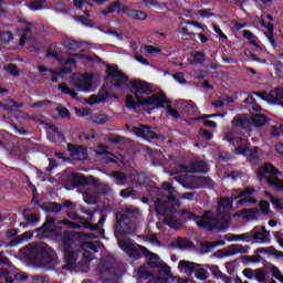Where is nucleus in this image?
Segmentation results:
<instances>
[{"mask_svg":"<svg viewBox=\"0 0 283 283\" xmlns=\"http://www.w3.org/2000/svg\"><path fill=\"white\" fill-rule=\"evenodd\" d=\"M243 275H244V277H248V280H253V277L255 275V271H253L252 269H244Z\"/></svg>","mask_w":283,"mask_h":283,"instance_id":"obj_60","label":"nucleus"},{"mask_svg":"<svg viewBox=\"0 0 283 283\" xmlns=\"http://www.w3.org/2000/svg\"><path fill=\"white\" fill-rule=\"evenodd\" d=\"M223 140L234 147L232 151L237 156H247L249 160L258 158V147H254L253 149L249 148V139L235 137V133L228 130Z\"/></svg>","mask_w":283,"mask_h":283,"instance_id":"obj_6","label":"nucleus"},{"mask_svg":"<svg viewBox=\"0 0 283 283\" xmlns=\"http://www.w3.org/2000/svg\"><path fill=\"white\" fill-rule=\"evenodd\" d=\"M72 84L80 92H92V85H94L93 76L90 73L74 74L72 77Z\"/></svg>","mask_w":283,"mask_h":283,"instance_id":"obj_12","label":"nucleus"},{"mask_svg":"<svg viewBox=\"0 0 283 283\" xmlns=\"http://www.w3.org/2000/svg\"><path fill=\"white\" fill-rule=\"evenodd\" d=\"M229 254L231 255H237V253H245L244 247L238 245V244H232L228 248Z\"/></svg>","mask_w":283,"mask_h":283,"instance_id":"obj_40","label":"nucleus"},{"mask_svg":"<svg viewBox=\"0 0 283 283\" xmlns=\"http://www.w3.org/2000/svg\"><path fill=\"white\" fill-rule=\"evenodd\" d=\"M128 17H130V19H135L136 21H145V19H147V13L140 10H130L128 12Z\"/></svg>","mask_w":283,"mask_h":283,"instance_id":"obj_30","label":"nucleus"},{"mask_svg":"<svg viewBox=\"0 0 283 283\" xmlns=\"http://www.w3.org/2000/svg\"><path fill=\"white\" fill-rule=\"evenodd\" d=\"M32 238H33L32 232L27 231V232L20 234V235L17 238V240H18V242H25V240H32Z\"/></svg>","mask_w":283,"mask_h":283,"instance_id":"obj_54","label":"nucleus"},{"mask_svg":"<svg viewBox=\"0 0 283 283\" xmlns=\"http://www.w3.org/2000/svg\"><path fill=\"white\" fill-rule=\"evenodd\" d=\"M181 171H190L191 174H200L207 171V164L205 161H197L190 165L189 168L181 166Z\"/></svg>","mask_w":283,"mask_h":283,"instance_id":"obj_19","label":"nucleus"},{"mask_svg":"<svg viewBox=\"0 0 283 283\" xmlns=\"http://www.w3.org/2000/svg\"><path fill=\"white\" fill-rule=\"evenodd\" d=\"M251 240H260L261 242H266V235H264L262 232H255L251 231Z\"/></svg>","mask_w":283,"mask_h":283,"instance_id":"obj_49","label":"nucleus"},{"mask_svg":"<svg viewBox=\"0 0 283 283\" xmlns=\"http://www.w3.org/2000/svg\"><path fill=\"white\" fill-rule=\"evenodd\" d=\"M232 123L239 127H244L249 123V118L244 115H239L233 118Z\"/></svg>","mask_w":283,"mask_h":283,"instance_id":"obj_38","label":"nucleus"},{"mask_svg":"<svg viewBox=\"0 0 283 283\" xmlns=\"http://www.w3.org/2000/svg\"><path fill=\"white\" fill-rule=\"evenodd\" d=\"M21 253L27 260L34 262L39 266H44V269L52 266L54 260H56L54 250L46 243H32L22 249Z\"/></svg>","mask_w":283,"mask_h":283,"instance_id":"obj_3","label":"nucleus"},{"mask_svg":"<svg viewBox=\"0 0 283 283\" xmlns=\"http://www.w3.org/2000/svg\"><path fill=\"white\" fill-rule=\"evenodd\" d=\"M132 132L133 134L137 135L139 138H146V140L160 138V136L156 134L151 129V126L149 125L139 124V126H134L132 128Z\"/></svg>","mask_w":283,"mask_h":283,"instance_id":"obj_13","label":"nucleus"},{"mask_svg":"<svg viewBox=\"0 0 283 283\" xmlns=\"http://www.w3.org/2000/svg\"><path fill=\"white\" fill-rule=\"evenodd\" d=\"M44 3H45V0H34V1H31L30 8L31 10H34V11L41 10Z\"/></svg>","mask_w":283,"mask_h":283,"instance_id":"obj_52","label":"nucleus"},{"mask_svg":"<svg viewBox=\"0 0 283 283\" xmlns=\"http://www.w3.org/2000/svg\"><path fill=\"white\" fill-rule=\"evenodd\" d=\"M193 271H195V276L198 280L205 281V280H207L209 277V275L207 274V270H205L200 265H196Z\"/></svg>","mask_w":283,"mask_h":283,"instance_id":"obj_32","label":"nucleus"},{"mask_svg":"<svg viewBox=\"0 0 283 283\" xmlns=\"http://www.w3.org/2000/svg\"><path fill=\"white\" fill-rule=\"evenodd\" d=\"M231 209H233V199L222 198L218 202L217 214H213L211 211H205L203 216L198 217L190 209L181 210L180 214L188 218V220H198L197 226L200 229H209L211 231L219 229L222 222H227V216H229Z\"/></svg>","mask_w":283,"mask_h":283,"instance_id":"obj_2","label":"nucleus"},{"mask_svg":"<svg viewBox=\"0 0 283 283\" xmlns=\"http://www.w3.org/2000/svg\"><path fill=\"white\" fill-rule=\"evenodd\" d=\"M150 266L156 269L157 280H167V277H169V273H171V269L165 263L157 265L156 263L150 262Z\"/></svg>","mask_w":283,"mask_h":283,"instance_id":"obj_17","label":"nucleus"},{"mask_svg":"<svg viewBox=\"0 0 283 283\" xmlns=\"http://www.w3.org/2000/svg\"><path fill=\"white\" fill-rule=\"evenodd\" d=\"M261 25H263V28H266L268 32H265V36L270 41L271 45L275 48V40L273 39V23H269L266 25L264 21H261Z\"/></svg>","mask_w":283,"mask_h":283,"instance_id":"obj_28","label":"nucleus"},{"mask_svg":"<svg viewBox=\"0 0 283 283\" xmlns=\"http://www.w3.org/2000/svg\"><path fill=\"white\" fill-rule=\"evenodd\" d=\"M198 185L200 187H207V185H210L209 178L207 177H198Z\"/></svg>","mask_w":283,"mask_h":283,"instance_id":"obj_61","label":"nucleus"},{"mask_svg":"<svg viewBox=\"0 0 283 283\" xmlns=\"http://www.w3.org/2000/svg\"><path fill=\"white\" fill-rule=\"evenodd\" d=\"M62 248L64 251V258L66 261V264L63 265V269H76V266L81 265H87L92 260H94V256H92V252L84 251L82 262H76L78 260V251L74 250V237L72 234H66L62 239Z\"/></svg>","mask_w":283,"mask_h":283,"instance_id":"obj_4","label":"nucleus"},{"mask_svg":"<svg viewBox=\"0 0 283 283\" xmlns=\"http://www.w3.org/2000/svg\"><path fill=\"white\" fill-rule=\"evenodd\" d=\"M216 256L217 258H228V256H231V254H229V248L228 249H223V250H218L216 252Z\"/></svg>","mask_w":283,"mask_h":283,"instance_id":"obj_59","label":"nucleus"},{"mask_svg":"<svg viewBox=\"0 0 283 283\" xmlns=\"http://www.w3.org/2000/svg\"><path fill=\"white\" fill-rule=\"evenodd\" d=\"M187 189H199L198 176H188L184 182Z\"/></svg>","mask_w":283,"mask_h":283,"instance_id":"obj_24","label":"nucleus"},{"mask_svg":"<svg viewBox=\"0 0 283 283\" xmlns=\"http://www.w3.org/2000/svg\"><path fill=\"white\" fill-rule=\"evenodd\" d=\"M167 103H164V106L161 107H165V105H167V112L169 114V116H172V118H180V114L178 113V109L171 107V105H169V99H167ZM157 107H160V106H157Z\"/></svg>","mask_w":283,"mask_h":283,"instance_id":"obj_42","label":"nucleus"},{"mask_svg":"<svg viewBox=\"0 0 283 283\" xmlns=\"http://www.w3.org/2000/svg\"><path fill=\"white\" fill-rule=\"evenodd\" d=\"M206 269H209V271L211 272L213 277H216V280H222V277H224V273H222V271H220V268H218V265L207 264Z\"/></svg>","mask_w":283,"mask_h":283,"instance_id":"obj_31","label":"nucleus"},{"mask_svg":"<svg viewBox=\"0 0 283 283\" xmlns=\"http://www.w3.org/2000/svg\"><path fill=\"white\" fill-rule=\"evenodd\" d=\"M165 103H167V96L165 93L154 94L147 98H143L139 95H127L126 96V107L128 109H136L137 107L145 105H154L155 107H165Z\"/></svg>","mask_w":283,"mask_h":283,"instance_id":"obj_7","label":"nucleus"},{"mask_svg":"<svg viewBox=\"0 0 283 283\" xmlns=\"http://www.w3.org/2000/svg\"><path fill=\"white\" fill-rule=\"evenodd\" d=\"M259 207L263 213H269V203L268 201H261Z\"/></svg>","mask_w":283,"mask_h":283,"instance_id":"obj_64","label":"nucleus"},{"mask_svg":"<svg viewBox=\"0 0 283 283\" xmlns=\"http://www.w3.org/2000/svg\"><path fill=\"white\" fill-rule=\"evenodd\" d=\"M120 7V1H115L112 4H109L105 10L101 11V14L104 17H107V14H112L113 12H116V10Z\"/></svg>","mask_w":283,"mask_h":283,"instance_id":"obj_35","label":"nucleus"},{"mask_svg":"<svg viewBox=\"0 0 283 283\" xmlns=\"http://www.w3.org/2000/svg\"><path fill=\"white\" fill-rule=\"evenodd\" d=\"M111 177L114 178V182L119 185L120 187H125L127 185V175L120 171H114L111 174Z\"/></svg>","mask_w":283,"mask_h":283,"instance_id":"obj_22","label":"nucleus"},{"mask_svg":"<svg viewBox=\"0 0 283 283\" xmlns=\"http://www.w3.org/2000/svg\"><path fill=\"white\" fill-rule=\"evenodd\" d=\"M254 277L260 283H265L266 282V273H264L263 270H260V269L254 270Z\"/></svg>","mask_w":283,"mask_h":283,"instance_id":"obj_46","label":"nucleus"},{"mask_svg":"<svg viewBox=\"0 0 283 283\" xmlns=\"http://www.w3.org/2000/svg\"><path fill=\"white\" fill-rule=\"evenodd\" d=\"M261 212L260 209L258 208H252V209H243L241 211H238L234 214V218H245V220H255L260 218Z\"/></svg>","mask_w":283,"mask_h":283,"instance_id":"obj_16","label":"nucleus"},{"mask_svg":"<svg viewBox=\"0 0 283 283\" xmlns=\"http://www.w3.org/2000/svg\"><path fill=\"white\" fill-rule=\"evenodd\" d=\"M91 123H94L95 125H105L109 120V116L105 114H95L90 117Z\"/></svg>","mask_w":283,"mask_h":283,"instance_id":"obj_25","label":"nucleus"},{"mask_svg":"<svg viewBox=\"0 0 283 283\" xmlns=\"http://www.w3.org/2000/svg\"><path fill=\"white\" fill-rule=\"evenodd\" d=\"M272 275H273V277H275V280L283 283V274H282V271H280V268L273 265L272 266Z\"/></svg>","mask_w":283,"mask_h":283,"instance_id":"obj_48","label":"nucleus"},{"mask_svg":"<svg viewBox=\"0 0 283 283\" xmlns=\"http://www.w3.org/2000/svg\"><path fill=\"white\" fill-rule=\"evenodd\" d=\"M42 209L51 213H59L63 209V206L56 202H46L42 206Z\"/></svg>","mask_w":283,"mask_h":283,"instance_id":"obj_23","label":"nucleus"},{"mask_svg":"<svg viewBox=\"0 0 283 283\" xmlns=\"http://www.w3.org/2000/svg\"><path fill=\"white\" fill-rule=\"evenodd\" d=\"M98 247H101V242L93 241V242H84L82 243V249H90L91 251H98Z\"/></svg>","mask_w":283,"mask_h":283,"instance_id":"obj_44","label":"nucleus"},{"mask_svg":"<svg viewBox=\"0 0 283 283\" xmlns=\"http://www.w3.org/2000/svg\"><path fill=\"white\" fill-rule=\"evenodd\" d=\"M191 56H195V60H189L188 63H190V65H196V63L202 65V63H205V53L197 51L195 53H191Z\"/></svg>","mask_w":283,"mask_h":283,"instance_id":"obj_34","label":"nucleus"},{"mask_svg":"<svg viewBox=\"0 0 283 283\" xmlns=\"http://www.w3.org/2000/svg\"><path fill=\"white\" fill-rule=\"evenodd\" d=\"M255 193V188L248 186L244 190H242L235 198L234 200H238V198H244V196H251Z\"/></svg>","mask_w":283,"mask_h":283,"instance_id":"obj_47","label":"nucleus"},{"mask_svg":"<svg viewBox=\"0 0 283 283\" xmlns=\"http://www.w3.org/2000/svg\"><path fill=\"white\" fill-rule=\"evenodd\" d=\"M107 76L111 80L112 85L117 87V90H125V87L129 85V77L120 73L116 66L107 65Z\"/></svg>","mask_w":283,"mask_h":283,"instance_id":"obj_10","label":"nucleus"},{"mask_svg":"<svg viewBox=\"0 0 283 283\" xmlns=\"http://www.w3.org/2000/svg\"><path fill=\"white\" fill-rule=\"evenodd\" d=\"M1 43H10L12 41V32H4L0 34Z\"/></svg>","mask_w":283,"mask_h":283,"instance_id":"obj_55","label":"nucleus"},{"mask_svg":"<svg viewBox=\"0 0 283 283\" xmlns=\"http://www.w3.org/2000/svg\"><path fill=\"white\" fill-rule=\"evenodd\" d=\"M10 273V271L6 270V269H0V283H12L14 282V280H12L11 277H8V274Z\"/></svg>","mask_w":283,"mask_h":283,"instance_id":"obj_45","label":"nucleus"},{"mask_svg":"<svg viewBox=\"0 0 283 283\" xmlns=\"http://www.w3.org/2000/svg\"><path fill=\"white\" fill-rule=\"evenodd\" d=\"M75 112L76 116L81 118L83 116H90V114H92V108H77Z\"/></svg>","mask_w":283,"mask_h":283,"instance_id":"obj_56","label":"nucleus"},{"mask_svg":"<svg viewBox=\"0 0 283 283\" xmlns=\"http://www.w3.org/2000/svg\"><path fill=\"white\" fill-rule=\"evenodd\" d=\"M171 202L165 196L157 199L155 203V211L159 216H164L165 224L170 227L171 229H180L182 223L179 221L178 217L174 213H180L176 210L174 206H169Z\"/></svg>","mask_w":283,"mask_h":283,"instance_id":"obj_5","label":"nucleus"},{"mask_svg":"<svg viewBox=\"0 0 283 283\" xmlns=\"http://www.w3.org/2000/svg\"><path fill=\"white\" fill-rule=\"evenodd\" d=\"M277 169L272 164H265L262 166L258 171V178H268V185L273 187L274 189L282 190L283 189V181L277 178Z\"/></svg>","mask_w":283,"mask_h":283,"instance_id":"obj_9","label":"nucleus"},{"mask_svg":"<svg viewBox=\"0 0 283 283\" xmlns=\"http://www.w3.org/2000/svg\"><path fill=\"white\" fill-rule=\"evenodd\" d=\"M132 87L137 96L138 94H151V86L147 82L134 81Z\"/></svg>","mask_w":283,"mask_h":283,"instance_id":"obj_18","label":"nucleus"},{"mask_svg":"<svg viewBox=\"0 0 283 283\" xmlns=\"http://www.w3.org/2000/svg\"><path fill=\"white\" fill-rule=\"evenodd\" d=\"M265 196L268 198H270V202H272V205H274V207H276V209H283V198L282 199H277L275 197H273V195H271V192H265Z\"/></svg>","mask_w":283,"mask_h":283,"instance_id":"obj_37","label":"nucleus"},{"mask_svg":"<svg viewBox=\"0 0 283 283\" xmlns=\"http://www.w3.org/2000/svg\"><path fill=\"white\" fill-rule=\"evenodd\" d=\"M176 245L179 249H189L190 247H193V243L186 238H177Z\"/></svg>","mask_w":283,"mask_h":283,"instance_id":"obj_36","label":"nucleus"},{"mask_svg":"<svg viewBox=\"0 0 283 283\" xmlns=\"http://www.w3.org/2000/svg\"><path fill=\"white\" fill-rule=\"evenodd\" d=\"M161 189L165 193L164 198L168 199V202H175L176 200H193L196 192H185L182 196L176 191V188L169 182H164Z\"/></svg>","mask_w":283,"mask_h":283,"instance_id":"obj_11","label":"nucleus"},{"mask_svg":"<svg viewBox=\"0 0 283 283\" xmlns=\"http://www.w3.org/2000/svg\"><path fill=\"white\" fill-rule=\"evenodd\" d=\"M270 98L273 103H282L283 101V88H276L271 91Z\"/></svg>","mask_w":283,"mask_h":283,"instance_id":"obj_29","label":"nucleus"},{"mask_svg":"<svg viewBox=\"0 0 283 283\" xmlns=\"http://www.w3.org/2000/svg\"><path fill=\"white\" fill-rule=\"evenodd\" d=\"M252 123H253L254 127H264V125H266V123H269V118H266V116H264L262 114H256V115L252 116Z\"/></svg>","mask_w":283,"mask_h":283,"instance_id":"obj_26","label":"nucleus"},{"mask_svg":"<svg viewBox=\"0 0 283 283\" xmlns=\"http://www.w3.org/2000/svg\"><path fill=\"white\" fill-rule=\"evenodd\" d=\"M178 269L184 271V273H188V275H191V273H193L196 269V263L184 260L179 262Z\"/></svg>","mask_w":283,"mask_h":283,"instance_id":"obj_21","label":"nucleus"},{"mask_svg":"<svg viewBox=\"0 0 283 283\" xmlns=\"http://www.w3.org/2000/svg\"><path fill=\"white\" fill-rule=\"evenodd\" d=\"M107 97L103 94H98V95H91L88 97V99H86V103L88 105H98V103H103V101H105Z\"/></svg>","mask_w":283,"mask_h":283,"instance_id":"obj_33","label":"nucleus"},{"mask_svg":"<svg viewBox=\"0 0 283 283\" xmlns=\"http://www.w3.org/2000/svg\"><path fill=\"white\" fill-rule=\"evenodd\" d=\"M22 105L12 101V99H8L7 105H6V109H19V107H21Z\"/></svg>","mask_w":283,"mask_h":283,"instance_id":"obj_57","label":"nucleus"},{"mask_svg":"<svg viewBox=\"0 0 283 283\" xmlns=\"http://www.w3.org/2000/svg\"><path fill=\"white\" fill-rule=\"evenodd\" d=\"M4 70L11 74V76H19V69L14 64L4 66Z\"/></svg>","mask_w":283,"mask_h":283,"instance_id":"obj_51","label":"nucleus"},{"mask_svg":"<svg viewBox=\"0 0 283 283\" xmlns=\"http://www.w3.org/2000/svg\"><path fill=\"white\" fill-rule=\"evenodd\" d=\"M135 193H136V190H134V188H132V187H128L120 191L122 198H129V197L134 196Z\"/></svg>","mask_w":283,"mask_h":283,"instance_id":"obj_53","label":"nucleus"},{"mask_svg":"<svg viewBox=\"0 0 283 283\" xmlns=\"http://www.w3.org/2000/svg\"><path fill=\"white\" fill-rule=\"evenodd\" d=\"M84 200L87 205H95L98 202V191L94 188H87L84 192Z\"/></svg>","mask_w":283,"mask_h":283,"instance_id":"obj_20","label":"nucleus"},{"mask_svg":"<svg viewBox=\"0 0 283 283\" xmlns=\"http://www.w3.org/2000/svg\"><path fill=\"white\" fill-rule=\"evenodd\" d=\"M57 114L59 116H61L62 118H70V111L65 107V106H57Z\"/></svg>","mask_w":283,"mask_h":283,"instance_id":"obj_50","label":"nucleus"},{"mask_svg":"<svg viewBox=\"0 0 283 283\" xmlns=\"http://www.w3.org/2000/svg\"><path fill=\"white\" fill-rule=\"evenodd\" d=\"M60 224H67V227H71V229H78V224L70 220L56 221V219L54 218H48L44 224L38 229V233H42L41 238H48L50 233H52V235H60L61 234Z\"/></svg>","mask_w":283,"mask_h":283,"instance_id":"obj_8","label":"nucleus"},{"mask_svg":"<svg viewBox=\"0 0 283 283\" xmlns=\"http://www.w3.org/2000/svg\"><path fill=\"white\" fill-rule=\"evenodd\" d=\"M229 240L231 242H238V240H251V233H243V234H230Z\"/></svg>","mask_w":283,"mask_h":283,"instance_id":"obj_43","label":"nucleus"},{"mask_svg":"<svg viewBox=\"0 0 283 283\" xmlns=\"http://www.w3.org/2000/svg\"><path fill=\"white\" fill-rule=\"evenodd\" d=\"M60 90L63 94H69L70 96H72V98H78V93H76V91L67 87V85H65V84H61Z\"/></svg>","mask_w":283,"mask_h":283,"instance_id":"obj_41","label":"nucleus"},{"mask_svg":"<svg viewBox=\"0 0 283 283\" xmlns=\"http://www.w3.org/2000/svg\"><path fill=\"white\" fill-rule=\"evenodd\" d=\"M96 154L98 156H103L105 154H112V153L107 150V146H98L97 150H96Z\"/></svg>","mask_w":283,"mask_h":283,"instance_id":"obj_63","label":"nucleus"},{"mask_svg":"<svg viewBox=\"0 0 283 283\" xmlns=\"http://www.w3.org/2000/svg\"><path fill=\"white\" fill-rule=\"evenodd\" d=\"M175 81H177V83H179L180 85H185V83H187V80H185V74L182 73H176L174 75Z\"/></svg>","mask_w":283,"mask_h":283,"instance_id":"obj_58","label":"nucleus"},{"mask_svg":"<svg viewBox=\"0 0 283 283\" xmlns=\"http://www.w3.org/2000/svg\"><path fill=\"white\" fill-rule=\"evenodd\" d=\"M69 151L74 160H85L87 150L83 146L69 145Z\"/></svg>","mask_w":283,"mask_h":283,"instance_id":"obj_15","label":"nucleus"},{"mask_svg":"<svg viewBox=\"0 0 283 283\" xmlns=\"http://www.w3.org/2000/svg\"><path fill=\"white\" fill-rule=\"evenodd\" d=\"M129 218H140V210L134 206H129L123 212H118L116 214L117 223L115 226V235L120 249H123L130 258H138L140 253H147V248L137 244L132 239L120 238V233L132 234L138 231L136 226L127 223Z\"/></svg>","mask_w":283,"mask_h":283,"instance_id":"obj_1","label":"nucleus"},{"mask_svg":"<svg viewBox=\"0 0 283 283\" xmlns=\"http://www.w3.org/2000/svg\"><path fill=\"white\" fill-rule=\"evenodd\" d=\"M23 218L29 224H34V222H39V216L34 213H28V210L23 211Z\"/></svg>","mask_w":283,"mask_h":283,"instance_id":"obj_39","label":"nucleus"},{"mask_svg":"<svg viewBox=\"0 0 283 283\" xmlns=\"http://www.w3.org/2000/svg\"><path fill=\"white\" fill-rule=\"evenodd\" d=\"M48 59H55L60 62L62 72H72V67H76V60L69 57L66 60L61 59V55L56 51H51L46 54Z\"/></svg>","mask_w":283,"mask_h":283,"instance_id":"obj_14","label":"nucleus"},{"mask_svg":"<svg viewBox=\"0 0 283 283\" xmlns=\"http://www.w3.org/2000/svg\"><path fill=\"white\" fill-rule=\"evenodd\" d=\"M145 52L148 54H156V52H160V49L151 46V45H145L144 46Z\"/></svg>","mask_w":283,"mask_h":283,"instance_id":"obj_62","label":"nucleus"},{"mask_svg":"<svg viewBox=\"0 0 283 283\" xmlns=\"http://www.w3.org/2000/svg\"><path fill=\"white\" fill-rule=\"evenodd\" d=\"M73 178L77 185H91V182H96L94 177H85L83 175H73Z\"/></svg>","mask_w":283,"mask_h":283,"instance_id":"obj_27","label":"nucleus"}]
</instances>
